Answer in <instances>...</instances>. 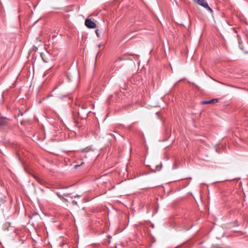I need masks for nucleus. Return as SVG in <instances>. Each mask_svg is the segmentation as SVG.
I'll use <instances>...</instances> for the list:
<instances>
[{"instance_id":"nucleus-1","label":"nucleus","mask_w":248,"mask_h":248,"mask_svg":"<svg viewBox=\"0 0 248 248\" xmlns=\"http://www.w3.org/2000/svg\"><path fill=\"white\" fill-rule=\"evenodd\" d=\"M193 1L195 3L204 7L207 10L210 12H213L212 9L209 6L208 3L205 0H193Z\"/></svg>"},{"instance_id":"nucleus-2","label":"nucleus","mask_w":248,"mask_h":248,"mask_svg":"<svg viewBox=\"0 0 248 248\" xmlns=\"http://www.w3.org/2000/svg\"><path fill=\"white\" fill-rule=\"evenodd\" d=\"M85 26L89 29H93L96 27V24L90 19L87 18L85 21Z\"/></svg>"},{"instance_id":"nucleus-3","label":"nucleus","mask_w":248,"mask_h":248,"mask_svg":"<svg viewBox=\"0 0 248 248\" xmlns=\"http://www.w3.org/2000/svg\"><path fill=\"white\" fill-rule=\"evenodd\" d=\"M78 104L79 107H80L82 109H86L88 108L87 102L84 99L78 100Z\"/></svg>"},{"instance_id":"nucleus-4","label":"nucleus","mask_w":248,"mask_h":248,"mask_svg":"<svg viewBox=\"0 0 248 248\" xmlns=\"http://www.w3.org/2000/svg\"><path fill=\"white\" fill-rule=\"evenodd\" d=\"M218 102L217 99H211L209 101H202L201 102V104L204 105V104H209L211 103H216Z\"/></svg>"},{"instance_id":"nucleus-5","label":"nucleus","mask_w":248,"mask_h":248,"mask_svg":"<svg viewBox=\"0 0 248 248\" xmlns=\"http://www.w3.org/2000/svg\"><path fill=\"white\" fill-rule=\"evenodd\" d=\"M78 117L81 119H86L87 117V112L86 111L83 114H81L79 111L78 112Z\"/></svg>"},{"instance_id":"nucleus-6","label":"nucleus","mask_w":248,"mask_h":248,"mask_svg":"<svg viewBox=\"0 0 248 248\" xmlns=\"http://www.w3.org/2000/svg\"><path fill=\"white\" fill-rule=\"evenodd\" d=\"M0 126L5 125L7 124V122L4 120L5 118L0 117Z\"/></svg>"},{"instance_id":"nucleus-7","label":"nucleus","mask_w":248,"mask_h":248,"mask_svg":"<svg viewBox=\"0 0 248 248\" xmlns=\"http://www.w3.org/2000/svg\"><path fill=\"white\" fill-rule=\"evenodd\" d=\"M34 178L35 179V180L39 183L41 185H44L46 182L43 181V180L41 179L40 178H39L37 176H35L34 177Z\"/></svg>"},{"instance_id":"nucleus-8","label":"nucleus","mask_w":248,"mask_h":248,"mask_svg":"<svg viewBox=\"0 0 248 248\" xmlns=\"http://www.w3.org/2000/svg\"><path fill=\"white\" fill-rule=\"evenodd\" d=\"M56 195L58 196V197L59 198H60L61 199H62V200H64V201H65L67 202V200L66 199H64V198H63V197H62V196H63V195H62V193H60V192H56Z\"/></svg>"},{"instance_id":"nucleus-9","label":"nucleus","mask_w":248,"mask_h":248,"mask_svg":"<svg viewBox=\"0 0 248 248\" xmlns=\"http://www.w3.org/2000/svg\"><path fill=\"white\" fill-rule=\"evenodd\" d=\"M34 217H39V215L38 213H31V214H30L29 215V218H30L31 219L32 218Z\"/></svg>"},{"instance_id":"nucleus-10","label":"nucleus","mask_w":248,"mask_h":248,"mask_svg":"<svg viewBox=\"0 0 248 248\" xmlns=\"http://www.w3.org/2000/svg\"><path fill=\"white\" fill-rule=\"evenodd\" d=\"M73 123H74V124L75 126L77 127L78 128L79 127V126L78 125V122L76 120L75 118H74V119Z\"/></svg>"},{"instance_id":"nucleus-11","label":"nucleus","mask_w":248,"mask_h":248,"mask_svg":"<svg viewBox=\"0 0 248 248\" xmlns=\"http://www.w3.org/2000/svg\"><path fill=\"white\" fill-rule=\"evenodd\" d=\"M96 34L98 37L100 36V31L99 30H96L95 31Z\"/></svg>"},{"instance_id":"nucleus-12","label":"nucleus","mask_w":248,"mask_h":248,"mask_svg":"<svg viewBox=\"0 0 248 248\" xmlns=\"http://www.w3.org/2000/svg\"><path fill=\"white\" fill-rule=\"evenodd\" d=\"M62 195H64L65 196H68L71 194L70 193H66V192H64H64H62Z\"/></svg>"},{"instance_id":"nucleus-13","label":"nucleus","mask_w":248,"mask_h":248,"mask_svg":"<svg viewBox=\"0 0 248 248\" xmlns=\"http://www.w3.org/2000/svg\"><path fill=\"white\" fill-rule=\"evenodd\" d=\"M72 204H73V205H78V202H77V201H72Z\"/></svg>"},{"instance_id":"nucleus-14","label":"nucleus","mask_w":248,"mask_h":248,"mask_svg":"<svg viewBox=\"0 0 248 248\" xmlns=\"http://www.w3.org/2000/svg\"><path fill=\"white\" fill-rule=\"evenodd\" d=\"M83 164V163H81L80 165H76L74 166V168H77L78 167L80 166V165H81L82 164Z\"/></svg>"},{"instance_id":"nucleus-15","label":"nucleus","mask_w":248,"mask_h":248,"mask_svg":"<svg viewBox=\"0 0 248 248\" xmlns=\"http://www.w3.org/2000/svg\"><path fill=\"white\" fill-rule=\"evenodd\" d=\"M80 197V195H76L75 196H74V198H79Z\"/></svg>"},{"instance_id":"nucleus-16","label":"nucleus","mask_w":248,"mask_h":248,"mask_svg":"<svg viewBox=\"0 0 248 248\" xmlns=\"http://www.w3.org/2000/svg\"><path fill=\"white\" fill-rule=\"evenodd\" d=\"M87 154L85 155V157H87Z\"/></svg>"},{"instance_id":"nucleus-17","label":"nucleus","mask_w":248,"mask_h":248,"mask_svg":"<svg viewBox=\"0 0 248 248\" xmlns=\"http://www.w3.org/2000/svg\"><path fill=\"white\" fill-rule=\"evenodd\" d=\"M56 89V88H54V89L53 90V91L54 90H55Z\"/></svg>"}]
</instances>
